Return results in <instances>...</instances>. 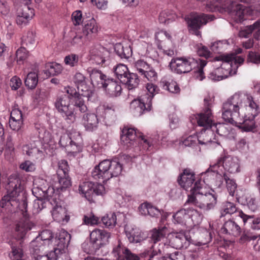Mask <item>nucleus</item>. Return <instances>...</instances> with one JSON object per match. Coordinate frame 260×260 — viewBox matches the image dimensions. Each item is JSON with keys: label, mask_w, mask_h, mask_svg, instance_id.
I'll return each instance as SVG.
<instances>
[{"label": "nucleus", "mask_w": 260, "mask_h": 260, "mask_svg": "<svg viewBox=\"0 0 260 260\" xmlns=\"http://www.w3.org/2000/svg\"><path fill=\"white\" fill-rule=\"evenodd\" d=\"M258 109L250 94L238 92L223 103L222 118L229 122L236 123L244 131H252L255 127L254 118Z\"/></svg>", "instance_id": "obj_1"}, {"label": "nucleus", "mask_w": 260, "mask_h": 260, "mask_svg": "<svg viewBox=\"0 0 260 260\" xmlns=\"http://www.w3.org/2000/svg\"><path fill=\"white\" fill-rule=\"evenodd\" d=\"M0 206L9 211L12 210V207H16L21 210L24 219L17 223L15 231L16 239H23L26 233L32 229L34 224L27 218V202L24 188V181L17 175L14 174L10 176L7 194L2 198Z\"/></svg>", "instance_id": "obj_2"}, {"label": "nucleus", "mask_w": 260, "mask_h": 260, "mask_svg": "<svg viewBox=\"0 0 260 260\" xmlns=\"http://www.w3.org/2000/svg\"><path fill=\"white\" fill-rule=\"evenodd\" d=\"M217 196L214 190L205 185V182L198 180L190 189L185 206L192 205L199 208L208 211L214 208L217 202Z\"/></svg>", "instance_id": "obj_3"}, {"label": "nucleus", "mask_w": 260, "mask_h": 260, "mask_svg": "<svg viewBox=\"0 0 260 260\" xmlns=\"http://www.w3.org/2000/svg\"><path fill=\"white\" fill-rule=\"evenodd\" d=\"M214 59L222 61V64L209 74L208 78L214 81H220L236 74L237 69L244 61L243 58L233 54L220 55Z\"/></svg>", "instance_id": "obj_4"}, {"label": "nucleus", "mask_w": 260, "mask_h": 260, "mask_svg": "<svg viewBox=\"0 0 260 260\" xmlns=\"http://www.w3.org/2000/svg\"><path fill=\"white\" fill-rule=\"evenodd\" d=\"M203 3L209 11H219L223 13H233L237 21H241L245 19V15L248 12V9L242 4H236L230 0H197Z\"/></svg>", "instance_id": "obj_5"}, {"label": "nucleus", "mask_w": 260, "mask_h": 260, "mask_svg": "<svg viewBox=\"0 0 260 260\" xmlns=\"http://www.w3.org/2000/svg\"><path fill=\"white\" fill-rule=\"evenodd\" d=\"M122 168V165L116 159H105L94 168L91 176L94 179L104 182L120 175Z\"/></svg>", "instance_id": "obj_6"}, {"label": "nucleus", "mask_w": 260, "mask_h": 260, "mask_svg": "<svg viewBox=\"0 0 260 260\" xmlns=\"http://www.w3.org/2000/svg\"><path fill=\"white\" fill-rule=\"evenodd\" d=\"M226 172L231 174L240 172V161L237 157L224 153L220 155L215 163L210 165V167L201 174L213 172L223 175Z\"/></svg>", "instance_id": "obj_7"}, {"label": "nucleus", "mask_w": 260, "mask_h": 260, "mask_svg": "<svg viewBox=\"0 0 260 260\" xmlns=\"http://www.w3.org/2000/svg\"><path fill=\"white\" fill-rule=\"evenodd\" d=\"M214 18L212 15L193 12L185 16V20L189 32L201 37L200 29L208 22L214 20Z\"/></svg>", "instance_id": "obj_8"}, {"label": "nucleus", "mask_w": 260, "mask_h": 260, "mask_svg": "<svg viewBox=\"0 0 260 260\" xmlns=\"http://www.w3.org/2000/svg\"><path fill=\"white\" fill-rule=\"evenodd\" d=\"M41 189L43 194V197L47 198L49 203L52 205L55 204L51 211L52 216L54 220L58 222H67L70 219V216L67 215L66 208L59 205L56 200H54V198H52V194L54 193L53 188L49 186L48 188L44 187Z\"/></svg>", "instance_id": "obj_9"}, {"label": "nucleus", "mask_w": 260, "mask_h": 260, "mask_svg": "<svg viewBox=\"0 0 260 260\" xmlns=\"http://www.w3.org/2000/svg\"><path fill=\"white\" fill-rule=\"evenodd\" d=\"M204 101L205 109L201 113L191 116L190 120L192 124L197 123L200 126L211 128L213 125V116L211 109L212 100L210 97H206Z\"/></svg>", "instance_id": "obj_10"}, {"label": "nucleus", "mask_w": 260, "mask_h": 260, "mask_svg": "<svg viewBox=\"0 0 260 260\" xmlns=\"http://www.w3.org/2000/svg\"><path fill=\"white\" fill-rule=\"evenodd\" d=\"M71 98L67 94L57 97L55 102V107L58 112L69 123L73 122L76 119L75 104H71Z\"/></svg>", "instance_id": "obj_11"}, {"label": "nucleus", "mask_w": 260, "mask_h": 260, "mask_svg": "<svg viewBox=\"0 0 260 260\" xmlns=\"http://www.w3.org/2000/svg\"><path fill=\"white\" fill-rule=\"evenodd\" d=\"M114 72L121 83L125 84L129 89L137 87L139 80L138 75L130 73L127 67L123 64H118L114 68Z\"/></svg>", "instance_id": "obj_12"}, {"label": "nucleus", "mask_w": 260, "mask_h": 260, "mask_svg": "<svg viewBox=\"0 0 260 260\" xmlns=\"http://www.w3.org/2000/svg\"><path fill=\"white\" fill-rule=\"evenodd\" d=\"M198 65V60L192 57H177L173 58L170 62L171 70L177 74L189 72Z\"/></svg>", "instance_id": "obj_13"}, {"label": "nucleus", "mask_w": 260, "mask_h": 260, "mask_svg": "<svg viewBox=\"0 0 260 260\" xmlns=\"http://www.w3.org/2000/svg\"><path fill=\"white\" fill-rule=\"evenodd\" d=\"M53 242V236L52 232L49 230L42 231L36 239L30 243V252L32 254L42 253L46 246L52 245Z\"/></svg>", "instance_id": "obj_14"}, {"label": "nucleus", "mask_w": 260, "mask_h": 260, "mask_svg": "<svg viewBox=\"0 0 260 260\" xmlns=\"http://www.w3.org/2000/svg\"><path fill=\"white\" fill-rule=\"evenodd\" d=\"M111 237L110 233L104 230L95 229L90 234V242L93 248L96 250L109 243Z\"/></svg>", "instance_id": "obj_15"}, {"label": "nucleus", "mask_w": 260, "mask_h": 260, "mask_svg": "<svg viewBox=\"0 0 260 260\" xmlns=\"http://www.w3.org/2000/svg\"><path fill=\"white\" fill-rule=\"evenodd\" d=\"M137 137H141V139L143 141V145L148 149L151 144L141 135L137 134V132L134 128L124 127L122 131L121 139L124 144L126 145L127 147H130L134 145L136 138Z\"/></svg>", "instance_id": "obj_16"}, {"label": "nucleus", "mask_w": 260, "mask_h": 260, "mask_svg": "<svg viewBox=\"0 0 260 260\" xmlns=\"http://www.w3.org/2000/svg\"><path fill=\"white\" fill-rule=\"evenodd\" d=\"M91 59L97 64L106 66L110 63V52L102 46L93 48L90 51Z\"/></svg>", "instance_id": "obj_17"}, {"label": "nucleus", "mask_w": 260, "mask_h": 260, "mask_svg": "<svg viewBox=\"0 0 260 260\" xmlns=\"http://www.w3.org/2000/svg\"><path fill=\"white\" fill-rule=\"evenodd\" d=\"M151 104L150 98L141 96L138 99H135L131 103L130 109L135 116L138 117L142 115L145 111L151 110Z\"/></svg>", "instance_id": "obj_18"}, {"label": "nucleus", "mask_w": 260, "mask_h": 260, "mask_svg": "<svg viewBox=\"0 0 260 260\" xmlns=\"http://www.w3.org/2000/svg\"><path fill=\"white\" fill-rule=\"evenodd\" d=\"M198 143L209 148L216 147L219 145L212 128L203 129L198 135Z\"/></svg>", "instance_id": "obj_19"}, {"label": "nucleus", "mask_w": 260, "mask_h": 260, "mask_svg": "<svg viewBox=\"0 0 260 260\" xmlns=\"http://www.w3.org/2000/svg\"><path fill=\"white\" fill-rule=\"evenodd\" d=\"M112 254L115 260H139V257L133 253L120 241H118L117 245L113 247Z\"/></svg>", "instance_id": "obj_20"}, {"label": "nucleus", "mask_w": 260, "mask_h": 260, "mask_svg": "<svg viewBox=\"0 0 260 260\" xmlns=\"http://www.w3.org/2000/svg\"><path fill=\"white\" fill-rule=\"evenodd\" d=\"M71 240V235L65 230H61L54 239L52 245L53 246V251L56 253L64 251L67 248Z\"/></svg>", "instance_id": "obj_21"}, {"label": "nucleus", "mask_w": 260, "mask_h": 260, "mask_svg": "<svg viewBox=\"0 0 260 260\" xmlns=\"http://www.w3.org/2000/svg\"><path fill=\"white\" fill-rule=\"evenodd\" d=\"M178 182L179 185L187 190L190 188L195 182V174L189 169H185L183 172L180 174L178 178Z\"/></svg>", "instance_id": "obj_22"}, {"label": "nucleus", "mask_w": 260, "mask_h": 260, "mask_svg": "<svg viewBox=\"0 0 260 260\" xmlns=\"http://www.w3.org/2000/svg\"><path fill=\"white\" fill-rule=\"evenodd\" d=\"M190 238L183 233L174 234L171 238L170 242L176 249L187 248L189 244Z\"/></svg>", "instance_id": "obj_23"}, {"label": "nucleus", "mask_w": 260, "mask_h": 260, "mask_svg": "<svg viewBox=\"0 0 260 260\" xmlns=\"http://www.w3.org/2000/svg\"><path fill=\"white\" fill-rule=\"evenodd\" d=\"M91 83L94 86L103 88L105 85L108 79L101 71L97 69L88 70Z\"/></svg>", "instance_id": "obj_24"}, {"label": "nucleus", "mask_w": 260, "mask_h": 260, "mask_svg": "<svg viewBox=\"0 0 260 260\" xmlns=\"http://www.w3.org/2000/svg\"><path fill=\"white\" fill-rule=\"evenodd\" d=\"M34 15V10L30 9L28 6H25L18 11L16 20V23L19 25H25Z\"/></svg>", "instance_id": "obj_25"}, {"label": "nucleus", "mask_w": 260, "mask_h": 260, "mask_svg": "<svg viewBox=\"0 0 260 260\" xmlns=\"http://www.w3.org/2000/svg\"><path fill=\"white\" fill-rule=\"evenodd\" d=\"M82 122L86 131L92 132L98 128L99 121L96 114L87 113L83 115Z\"/></svg>", "instance_id": "obj_26"}, {"label": "nucleus", "mask_w": 260, "mask_h": 260, "mask_svg": "<svg viewBox=\"0 0 260 260\" xmlns=\"http://www.w3.org/2000/svg\"><path fill=\"white\" fill-rule=\"evenodd\" d=\"M220 232L222 234L238 237L241 233V229L235 221L229 220L224 222L221 228Z\"/></svg>", "instance_id": "obj_27"}, {"label": "nucleus", "mask_w": 260, "mask_h": 260, "mask_svg": "<svg viewBox=\"0 0 260 260\" xmlns=\"http://www.w3.org/2000/svg\"><path fill=\"white\" fill-rule=\"evenodd\" d=\"M68 95L71 98V101L75 103L76 107L78 108L81 112H85L87 110L83 99L80 96V94L77 93L76 90L72 87H68L67 90Z\"/></svg>", "instance_id": "obj_28"}, {"label": "nucleus", "mask_w": 260, "mask_h": 260, "mask_svg": "<svg viewBox=\"0 0 260 260\" xmlns=\"http://www.w3.org/2000/svg\"><path fill=\"white\" fill-rule=\"evenodd\" d=\"M11 250L9 257L11 260H21L23 258L24 252L20 246V242L17 240H11L9 242Z\"/></svg>", "instance_id": "obj_29"}, {"label": "nucleus", "mask_w": 260, "mask_h": 260, "mask_svg": "<svg viewBox=\"0 0 260 260\" xmlns=\"http://www.w3.org/2000/svg\"><path fill=\"white\" fill-rule=\"evenodd\" d=\"M110 96L116 97L121 94L122 88L120 84L112 79H108L103 87Z\"/></svg>", "instance_id": "obj_30"}, {"label": "nucleus", "mask_w": 260, "mask_h": 260, "mask_svg": "<svg viewBox=\"0 0 260 260\" xmlns=\"http://www.w3.org/2000/svg\"><path fill=\"white\" fill-rule=\"evenodd\" d=\"M160 86L163 89L171 93H177L180 92L178 85L169 76H166L161 78Z\"/></svg>", "instance_id": "obj_31"}, {"label": "nucleus", "mask_w": 260, "mask_h": 260, "mask_svg": "<svg viewBox=\"0 0 260 260\" xmlns=\"http://www.w3.org/2000/svg\"><path fill=\"white\" fill-rule=\"evenodd\" d=\"M38 144L39 142L30 143L23 147V151L24 153L30 157H34L36 159L42 158L43 155V151L38 147Z\"/></svg>", "instance_id": "obj_32"}, {"label": "nucleus", "mask_w": 260, "mask_h": 260, "mask_svg": "<svg viewBox=\"0 0 260 260\" xmlns=\"http://www.w3.org/2000/svg\"><path fill=\"white\" fill-rule=\"evenodd\" d=\"M256 30L254 38L258 39L260 37V19L255 21L252 25L246 26L239 32L240 38H248L253 31Z\"/></svg>", "instance_id": "obj_33"}, {"label": "nucleus", "mask_w": 260, "mask_h": 260, "mask_svg": "<svg viewBox=\"0 0 260 260\" xmlns=\"http://www.w3.org/2000/svg\"><path fill=\"white\" fill-rule=\"evenodd\" d=\"M93 183L90 181L83 182L79 186V193L84 196L89 202L93 201Z\"/></svg>", "instance_id": "obj_34"}, {"label": "nucleus", "mask_w": 260, "mask_h": 260, "mask_svg": "<svg viewBox=\"0 0 260 260\" xmlns=\"http://www.w3.org/2000/svg\"><path fill=\"white\" fill-rule=\"evenodd\" d=\"M238 216L242 219L244 225L248 224L253 230H260V218H254L253 216L247 215L242 211L238 212Z\"/></svg>", "instance_id": "obj_35"}, {"label": "nucleus", "mask_w": 260, "mask_h": 260, "mask_svg": "<svg viewBox=\"0 0 260 260\" xmlns=\"http://www.w3.org/2000/svg\"><path fill=\"white\" fill-rule=\"evenodd\" d=\"M125 233L131 243H139L144 239L143 233L139 228L136 227L131 229L126 228Z\"/></svg>", "instance_id": "obj_36"}, {"label": "nucleus", "mask_w": 260, "mask_h": 260, "mask_svg": "<svg viewBox=\"0 0 260 260\" xmlns=\"http://www.w3.org/2000/svg\"><path fill=\"white\" fill-rule=\"evenodd\" d=\"M168 233V229L166 226L154 229L150 232L149 238L154 244L164 239Z\"/></svg>", "instance_id": "obj_37"}, {"label": "nucleus", "mask_w": 260, "mask_h": 260, "mask_svg": "<svg viewBox=\"0 0 260 260\" xmlns=\"http://www.w3.org/2000/svg\"><path fill=\"white\" fill-rule=\"evenodd\" d=\"M211 128L213 132L216 131L218 135L226 138L230 137L232 132V128L229 124L220 123L214 124Z\"/></svg>", "instance_id": "obj_38"}, {"label": "nucleus", "mask_w": 260, "mask_h": 260, "mask_svg": "<svg viewBox=\"0 0 260 260\" xmlns=\"http://www.w3.org/2000/svg\"><path fill=\"white\" fill-rule=\"evenodd\" d=\"M116 53L121 58L127 59L132 54V50L129 45L124 46L122 43H117L114 46Z\"/></svg>", "instance_id": "obj_39"}, {"label": "nucleus", "mask_w": 260, "mask_h": 260, "mask_svg": "<svg viewBox=\"0 0 260 260\" xmlns=\"http://www.w3.org/2000/svg\"><path fill=\"white\" fill-rule=\"evenodd\" d=\"M44 187H45V186L43 187V188ZM46 188H47L46 187ZM41 188L42 187H35L32 189V193L38 198V199L34 201L33 204L32 212L34 214L39 213L45 207V204H46L45 201L39 199V197L37 195V191L39 192L41 191L42 192Z\"/></svg>", "instance_id": "obj_40"}, {"label": "nucleus", "mask_w": 260, "mask_h": 260, "mask_svg": "<svg viewBox=\"0 0 260 260\" xmlns=\"http://www.w3.org/2000/svg\"><path fill=\"white\" fill-rule=\"evenodd\" d=\"M76 137V139H75V140L76 141L77 140L81 139L80 135L78 132H75L73 134H71L70 135L66 134L63 135L60 138L59 144L60 146L66 148V149L67 150L69 144L73 142V139H74V137Z\"/></svg>", "instance_id": "obj_41"}, {"label": "nucleus", "mask_w": 260, "mask_h": 260, "mask_svg": "<svg viewBox=\"0 0 260 260\" xmlns=\"http://www.w3.org/2000/svg\"><path fill=\"white\" fill-rule=\"evenodd\" d=\"M98 31V27L93 18L87 21L83 28V34L86 37H90L92 34H96Z\"/></svg>", "instance_id": "obj_42"}, {"label": "nucleus", "mask_w": 260, "mask_h": 260, "mask_svg": "<svg viewBox=\"0 0 260 260\" xmlns=\"http://www.w3.org/2000/svg\"><path fill=\"white\" fill-rule=\"evenodd\" d=\"M239 212V211L237 210V207L234 203L230 202H225L222 204L220 209V216L223 217L226 214H232L236 212L238 214Z\"/></svg>", "instance_id": "obj_43"}, {"label": "nucleus", "mask_w": 260, "mask_h": 260, "mask_svg": "<svg viewBox=\"0 0 260 260\" xmlns=\"http://www.w3.org/2000/svg\"><path fill=\"white\" fill-rule=\"evenodd\" d=\"M222 178L225 182L226 187L230 195L233 197L237 187L236 181L234 179L230 178L226 173H223Z\"/></svg>", "instance_id": "obj_44"}, {"label": "nucleus", "mask_w": 260, "mask_h": 260, "mask_svg": "<svg viewBox=\"0 0 260 260\" xmlns=\"http://www.w3.org/2000/svg\"><path fill=\"white\" fill-rule=\"evenodd\" d=\"M26 87L29 89L35 88L38 83V75L35 72H31L27 74L24 81Z\"/></svg>", "instance_id": "obj_45"}, {"label": "nucleus", "mask_w": 260, "mask_h": 260, "mask_svg": "<svg viewBox=\"0 0 260 260\" xmlns=\"http://www.w3.org/2000/svg\"><path fill=\"white\" fill-rule=\"evenodd\" d=\"M175 222L181 224H186L188 215L187 209H181L173 215Z\"/></svg>", "instance_id": "obj_46"}, {"label": "nucleus", "mask_w": 260, "mask_h": 260, "mask_svg": "<svg viewBox=\"0 0 260 260\" xmlns=\"http://www.w3.org/2000/svg\"><path fill=\"white\" fill-rule=\"evenodd\" d=\"M47 70L44 71L47 76H56L61 73L62 68V66L56 63H49L47 64Z\"/></svg>", "instance_id": "obj_47"}, {"label": "nucleus", "mask_w": 260, "mask_h": 260, "mask_svg": "<svg viewBox=\"0 0 260 260\" xmlns=\"http://www.w3.org/2000/svg\"><path fill=\"white\" fill-rule=\"evenodd\" d=\"M177 16L176 14L169 10L162 11L159 16V21L161 23H169L174 21Z\"/></svg>", "instance_id": "obj_48"}, {"label": "nucleus", "mask_w": 260, "mask_h": 260, "mask_svg": "<svg viewBox=\"0 0 260 260\" xmlns=\"http://www.w3.org/2000/svg\"><path fill=\"white\" fill-rule=\"evenodd\" d=\"M102 221L105 226L109 228H112L115 226L116 224V215L114 213L107 214L103 217Z\"/></svg>", "instance_id": "obj_49"}, {"label": "nucleus", "mask_w": 260, "mask_h": 260, "mask_svg": "<svg viewBox=\"0 0 260 260\" xmlns=\"http://www.w3.org/2000/svg\"><path fill=\"white\" fill-rule=\"evenodd\" d=\"M146 89L148 91V94H146L143 95H141L142 97H146V99H149L150 100V103H151V101L153 96L158 93L159 89L158 87L153 83V82H150V83H148L146 84Z\"/></svg>", "instance_id": "obj_50"}, {"label": "nucleus", "mask_w": 260, "mask_h": 260, "mask_svg": "<svg viewBox=\"0 0 260 260\" xmlns=\"http://www.w3.org/2000/svg\"><path fill=\"white\" fill-rule=\"evenodd\" d=\"M77 87L78 90V93L80 94L81 99L82 97H86L89 100L93 94V91L87 85L86 82Z\"/></svg>", "instance_id": "obj_51"}, {"label": "nucleus", "mask_w": 260, "mask_h": 260, "mask_svg": "<svg viewBox=\"0 0 260 260\" xmlns=\"http://www.w3.org/2000/svg\"><path fill=\"white\" fill-rule=\"evenodd\" d=\"M187 213L188 219L190 218L194 224H198L202 219L201 213L193 208H188Z\"/></svg>", "instance_id": "obj_52"}, {"label": "nucleus", "mask_w": 260, "mask_h": 260, "mask_svg": "<svg viewBox=\"0 0 260 260\" xmlns=\"http://www.w3.org/2000/svg\"><path fill=\"white\" fill-rule=\"evenodd\" d=\"M58 183L59 184V188L63 190L71 186V181L69 174L62 175H57Z\"/></svg>", "instance_id": "obj_53"}, {"label": "nucleus", "mask_w": 260, "mask_h": 260, "mask_svg": "<svg viewBox=\"0 0 260 260\" xmlns=\"http://www.w3.org/2000/svg\"><path fill=\"white\" fill-rule=\"evenodd\" d=\"M198 60L199 65L196 67L198 68L197 71H194V76L196 78L200 81H202L205 78V75L203 72V68L207 64V61L206 60L200 59Z\"/></svg>", "instance_id": "obj_54"}, {"label": "nucleus", "mask_w": 260, "mask_h": 260, "mask_svg": "<svg viewBox=\"0 0 260 260\" xmlns=\"http://www.w3.org/2000/svg\"><path fill=\"white\" fill-rule=\"evenodd\" d=\"M230 44L228 40L218 41L214 42L211 46V49L213 51L220 53L222 50L226 49Z\"/></svg>", "instance_id": "obj_55"}, {"label": "nucleus", "mask_w": 260, "mask_h": 260, "mask_svg": "<svg viewBox=\"0 0 260 260\" xmlns=\"http://www.w3.org/2000/svg\"><path fill=\"white\" fill-rule=\"evenodd\" d=\"M134 67L140 75L144 74L147 70L151 67L146 61L144 60H138L135 62Z\"/></svg>", "instance_id": "obj_56"}, {"label": "nucleus", "mask_w": 260, "mask_h": 260, "mask_svg": "<svg viewBox=\"0 0 260 260\" xmlns=\"http://www.w3.org/2000/svg\"><path fill=\"white\" fill-rule=\"evenodd\" d=\"M75 139H76V137H74V139H73V142L69 144L68 148H67V151L68 152L73 154H75L82 150V147L79 144L80 140H77L76 141Z\"/></svg>", "instance_id": "obj_57"}, {"label": "nucleus", "mask_w": 260, "mask_h": 260, "mask_svg": "<svg viewBox=\"0 0 260 260\" xmlns=\"http://www.w3.org/2000/svg\"><path fill=\"white\" fill-rule=\"evenodd\" d=\"M42 253L36 254H32L35 260H57V254L56 251H51L49 254L42 255Z\"/></svg>", "instance_id": "obj_58"}, {"label": "nucleus", "mask_w": 260, "mask_h": 260, "mask_svg": "<svg viewBox=\"0 0 260 260\" xmlns=\"http://www.w3.org/2000/svg\"><path fill=\"white\" fill-rule=\"evenodd\" d=\"M143 78L147 79V80L153 82L155 81L157 79V74L152 67L147 70V72H145L144 74L140 75Z\"/></svg>", "instance_id": "obj_59"}, {"label": "nucleus", "mask_w": 260, "mask_h": 260, "mask_svg": "<svg viewBox=\"0 0 260 260\" xmlns=\"http://www.w3.org/2000/svg\"><path fill=\"white\" fill-rule=\"evenodd\" d=\"M35 35L32 31H28L26 34L22 38V44L27 46L34 44L35 42Z\"/></svg>", "instance_id": "obj_60"}, {"label": "nucleus", "mask_w": 260, "mask_h": 260, "mask_svg": "<svg viewBox=\"0 0 260 260\" xmlns=\"http://www.w3.org/2000/svg\"><path fill=\"white\" fill-rule=\"evenodd\" d=\"M27 56L28 52L24 47H20L16 52L17 62L19 64L22 63L23 61L26 59Z\"/></svg>", "instance_id": "obj_61"}, {"label": "nucleus", "mask_w": 260, "mask_h": 260, "mask_svg": "<svg viewBox=\"0 0 260 260\" xmlns=\"http://www.w3.org/2000/svg\"><path fill=\"white\" fill-rule=\"evenodd\" d=\"M69 166L67 160H61L58 162V169L57 171V175L69 174Z\"/></svg>", "instance_id": "obj_62"}, {"label": "nucleus", "mask_w": 260, "mask_h": 260, "mask_svg": "<svg viewBox=\"0 0 260 260\" xmlns=\"http://www.w3.org/2000/svg\"><path fill=\"white\" fill-rule=\"evenodd\" d=\"M78 56L74 54H71L66 56L64 59L66 64L71 67L77 66L78 63Z\"/></svg>", "instance_id": "obj_63"}, {"label": "nucleus", "mask_w": 260, "mask_h": 260, "mask_svg": "<svg viewBox=\"0 0 260 260\" xmlns=\"http://www.w3.org/2000/svg\"><path fill=\"white\" fill-rule=\"evenodd\" d=\"M197 144H199L197 135H190L183 141V144L185 146L194 147Z\"/></svg>", "instance_id": "obj_64"}]
</instances>
